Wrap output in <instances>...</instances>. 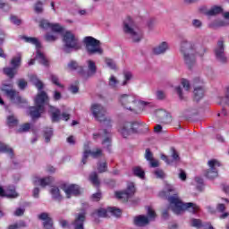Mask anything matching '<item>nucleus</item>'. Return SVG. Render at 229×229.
Segmentation results:
<instances>
[{
  "label": "nucleus",
  "mask_w": 229,
  "mask_h": 229,
  "mask_svg": "<svg viewBox=\"0 0 229 229\" xmlns=\"http://www.w3.org/2000/svg\"><path fill=\"white\" fill-rule=\"evenodd\" d=\"M222 12L223 7L215 5L206 12V15H208V17H214V15H218V13H222Z\"/></svg>",
  "instance_id": "26"
},
{
  "label": "nucleus",
  "mask_w": 229,
  "mask_h": 229,
  "mask_svg": "<svg viewBox=\"0 0 229 229\" xmlns=\"http://www.w3.org/2000/svg\"><path fill=\"white\" fill-rule=\"evenodd\" d=\"M98 173H106L108 171V166L106 163H98Z\"/></svg>",
  "instance_id": "45"
},
{
  "label": "nucleus",
  "mask_w": 229,
  "mask_h": 229,
  "mask_svg": "<svg viewBox=\"0 0 229 229\" xmlns=\"http://www.w3.org/2000/svg\"><path fill=\"white\" fill-rule=\"evenodd\" d=\"M68 69L70 71H78L80 74H83V66L78 65L76 61H72L68 64Z\"/></svg>",
  "instance_id": "27"
},
{
  "label": "nucleus",
  "mask_w": 229,
  "mask_h": 229,
  "mask_svg": "<svg viewBox=\"0 0 229 229\" xmlns=\"http://www.w3.org/2000/svg\"><path fill=\"white\" fill-rule=\"evenodd\" d=\"M192 26L194 28H201V26H203V23L201 22V21L195 19L192 21Z\"/></svg>",
  "instance_id": "61"
},
{
  "label": "nucleus",
  "mask_w": 229,
  "mask_h": 229,
  "mask_svg": "<svg viewBox=\"0 0 229 229\" xmlns=\"http://www.w3.org/2000/svg\"><path fill=\"white\" fill-rule=\"evenodd\" d=\"M120 103L123 108H126V110H130L134 114H140V112H143L144 106L148 105L144 101H137L135 97L127 94L120 96Z\"/></svg>",
  "instance_id": "3"
},
{
  "label": "nucleus",
  "mask_w": 229,
  "mask_h": 229,
  "mask_svg": "<svg viewBox=\"0 0 229 229\" xmlns=\"http://www.w3.org/2000/svg\"><path fill=\"white\" fill-rule=\"evenodd\" d=\"M195 182H196V183L199 184L197 186V191H203V179L200 177H196Z\"/></svg>",
  "instance_id": "51"
},
{
  "label": "nucleus",
  "mask_w": 229,
  "mask_h": 229,
  "mask_svg": "<svg viewBox=\"0 0 229 229\" xmlns=\"http://www.w3.org/2000/svg\"><path fill=\"white\" fill-rule=\"evenodd\" d=\"M58 37L53 35V34H50V33H47L46 36H45V39L47 40V42H55V40H57Z\"/></svg>",
  "instance_id": "54"
},
{
  "label": "nucleus",
  "mask_w": 229,
  "mask_h": 229,
  "mask_svg": "<svg viewBox=\"0 0 229 229\" xmlns=\"http://www.w3.org/2000/svg\"><path fill=\"white\" fill-rule=\"evenodd\" d=\"M181 83L187 92L191 90V83L186 79H182Z\"/></svg>",
  "instance_id": "52"
},
{
  "label": "nucleus",
  "mask_w": 229,
  "mask_h": 229,
  "mask_svg": "<svg viewBox=\"0 0 229 229\" xmlns=\"http://www.w3.org/2000/svg\"><path fill=\"white\" fill-rule=\"evenodd\" d=\"M167 49H169V46L167 45V42L164 41L153 48V53L154 55H164Z\"/></svg>",
  "instance_id": "22"
},
{
  "label": "nucleus",
  "mask_w": 229,
  "mask_h": 229,
  "mask_svg": "<svg viewBox=\"0 0 229 229\" xmlns=\"http://www.w3.org/2000/svg\"><path fill=\"white\" fill-rule=\"evenodd\" d=\"M171 157H167L164 154L161 155V160H164V162H165V164H167L168 165H170V164H172L173 162H179L180 161V156L178 155V152H176V149H174V148H171Z\"/></svg>",
  "instance_id": "17"
},
{
  "label": "nucleus",
  "mask_w": 229,
  "mask_h": 229,
  "mask_svg": "<svg viewBox=\"0 0 229 229\" xmlns=\"http://www.w3.org/2000/svg\"><path fill=\"white\" fill-rule=\"evenodd\" d=\"M191 226H194L195 228H201V220L196 218L191 219Z\"/></svg>",
  "instance_id": "56"
},
{
  "label": "nucleus",
  "mask_w": 229,
  "mask_h": 229,
  "mask_svg": "<svg viewBox=\"0 0 229 229\" xmlns=\"http://www.w3.org/2000/svg\"><path fill=\"white\" fill-rule=\"evenodd\" d=\"M135 194V185L130 184L125 191H116L115 197L121 201H128L131 196Z\"/></svg>",
  "instance_id": "14"
},
{
  "label": "nucleus",
  "mask_w": 229,
  "mask_h": 229,
  "mask_svg": "<svg viewBox=\"0 0 229 229\" xmlns=\"http://www.w3.org/2000/svg\"><path fill=\"white\" fill-rule=\"evenodd\" d=\"M85 219H87V217L85 216V213H80L78 215H76L74 221L72 222V226L74 229H85V227L83 226L84 223H85Z\"/></svg>",
  "instance_id": "18"
},
{
  "label": "nucleus",
  "mask_w": 229,
  "mask_h": 229,
  "mask_svg": "<svg viewBox=\"0 0 229 229\" xmlns=\"http://www.w3.org/2000/svg\"><path fill=\"white\" fill-rule=\"evenodd\" d=\"M43 4H44L41 1H38L35 4L34 11L36 12V13H42L44 12V8L42 7Z\"/></svg>",
  "instance_id": "44"
},
{
  "label": "nucleus",
  "mask_w": 229,
  "mask_h": 229,
  "mask_svg": "<svg viewBox=\"0 0 229 229\" xmlns=\"http://www.w3.org/2000/svg\"><path fill=\"white\" fill-rule=\"evenodd\" d=\"M0 153H6L12 159H13L15 157L13 154V148H10L8 145L3 142H0Z\"/></svg>",
  "instance_id": "23"
},
{
  "label": "nucleus",
  "mask_w": 229,
  "mask_h": 229,
  "mask_svg": "<svg viewBox=\"0 0 229 229\" xmlns=\"http://www.w3.org/2000/svg\"><path fill=\"white\" fill-rule=\"evenodd\" d=\"M106 65L109 66L110 69H113V70L117 69V66L115 65V62H114V60H112V59L106 58Z\"/></svg>",
  "instance_id": "55"
},
{
  "label": "nucleus",
  "mask_w": 229,
  "mask_h": 229,
  "mask_svg": "<svg viewBox=\"0 0 229 229\" xmlns=\"http://www.w3.org/2000/svg\"><path fill=\"white\" fill-rule=\"evenodd\" d=\"M31 128V124L30 123H23L20 126L19 130H18V133H26V131H30Z\"/></svg>",
  "instance_id": "42"
},
{
  "label": "nucleus",
  "mask_w": 229,
  "mask_h": 229,
  "mask_svg": "<svg viewBox=\"0 0 229 229\" xmlns=\"http://www.w3.org/2000/svg\"><path fill=\"white\" fill-rule=\"evenodd\" d=\"M134 225H136V226H146L147 225H149V218L144 215L135 216Z\"/></svg>",
  "instance_id": "21"
},
{
  "label": "nucleus",
  "mask_w": 229,
  "mask_h": 229,
  "mask_svg": "<svg viewBox=\"0 0 229 229\" xmlns=\"http://www.w3.org/2000/svg\"><path fill=\"white\" fill-rule=\"evenodd\" d=\"M18 87H19V89H21V90H24V89H26V87H28V82L24 79H20L18 81Z\"/></svg>",
  "instance_id": "50"
},
{
  "label": "nucleus",
  "mask_w": 229,
  "mask_h": 229,
  "mask_svg": "<svg viewBox=\"0 0 229 229\" xmlns=\"http://www.w3.org/2000/svg\"><path fill=\"white\" fill-rule=\"evenodd\" d=\"M50 192L52 194L53 199L55 201H62L64 199V197H62V194H60V189L57 187H53Z\"/></svg>",
  "instance_id": "28"
},
{
  "label": "nucleus",
  "mask_w": 229,
  "mask_h": 229,
  "mask_svg": "<svg viewBox=\"0 0 229 229\" xmlns=\"http://www.w3.org/2000/svg\"><path fill=\"white\" fill-rule=\"evenodd\" d=\"M20 228H26V222L20 221L16 224L9 225L8 229H20Z\"/></svg>",
  "instance_id": "41"
},
{
  "label": "nucleus",
  "mask_w": 229,
  "mask_h": 229,
  "mask_svg": "<svg viewBox=\"0 0 229 229\" xmlns=\"http://www.w3.org/2000/svg\"><path fill=\"white\" fill-rule=\"evenodd\" d=\"M4 74L8 76V78H14V76L17 74V69L13 67H5L4 68Z\"/></svg>",
  "instance_id": "32"
},
{
  "label": "nucleus",
  "mask_w": 229,
  "mask_h": 229,
  "mask_svg": "<svg viewBox=\"0 0 229 229\" xmlns=\"http://www.w3.org/2000/svg\"><path fill=\"white\" fill-rule=\"evenodd\" d=\"M88 71L86 73V78H92L98 72V66H96V63L92 60L87 61Z\"/></svg>",
  "instance_id": "20"
},
{
  "label": "nucleus",
  "mask_w": 229,
  "mask_h": 229,
  "mask_svg": "<svg viewBox=\"0 0 229 229\" xmlns=\"http://www.w3.org/2000/svg\"><path fill=\"white\" fill-rule=\"evenodd\" d=\"M51 25L52 23H50L47 20H41L39 21V27L43 28V30H49Z\"/></svg>",
  "instance_id": "46"
},
{
  "label": "nucleus",
  "mask_w": 229,
  "mask_h": 229,
  "mask_svg": "<svg viewBox=\"0 0 229 229\" xmlns=\"http://www.w3.org/2000/svg\"><path fill=\"white\" fill-rule=\"evenodd\" d=\"M85 49L88 55H101L103 48H101V41L88 36L83 39Z\"/></svg>",
  "instance_id": "9"
},
{
  "label": "nucleus",
  "mask_w": 229,
  "mask_h": 229,
  "mask_svg": "<svg viewBox=\"0 0 229 229\" xmlns=\"http://www.w3.org/2000/svg\"><path fill=\"white\" fill-rule=\"evenodd\" d=\"M63 41L64 44V52L65 53H71V49H74V51H78L79 49H81V45L80 44V40L77 37L74 36L73 33H72L69 30H66L63 34Z\"/></svg>",
  "instance_id": "8"
},
{
  "label": "nucleus",
  "mask_w": 229,
  "mask_h": 229,
  "mask_svg": "<svg viewBox=\"0 0 229 229\" xmlns=\"http://www.w3.org/2000/svg\"><path fill=\"white\" fill-rule=\"evenodd\" d=\"M35 185H40L41 187H47V185H51V178L50 177H45L42 179L37 178L34 181Z\"/></svg>",
  "instance_id": "29"
},
{
  "label": "nucleus",
  "mask_w": 229,
  "mask_h": 229,
  "mask_svg": "<svg viewBox=\"0 0 229 229\" xmlns=\"http://www.w3.org/2000/svg\"><path fill=\"white\" fill-rule=\"evenodd\" d=\"M215 56L220 64H228V57L225 52V43L223 40H219L215 48Z\"/></svg>",
  "instance_id": "12"
},
{
  "label": "nucleus",
  "mask_w": 229,
  "mask_h": 229,
  "mask_svg": "<svg viewBox=\"0 0 229 229\" xmlns=\"http://www.w3.org/2000/svg\"><path fill=\"white\" fill-rule=\"evenodd\" d=\"M51 81L56 85L57 87H64L62 86V84L59 83L58 81V76L55 75V74H52L51 75Z\"/></svg>",
  "instance_id": "57"
},
{
  "label": "nucleus",
  "mask_w": 229,
  "mask_h": 229,
  "mask_svg": "<svg viewBox=\"0 0 229 229\" xmlns=\"http://www.w3.org/2000/svg\"><path fill=\"white\" fill-rule=\"evenodd\" d=\"M205 48L199 42V38H196L191 41L183 38L180 43V51L183 55L184 64L187 65L188 69H192L196 65V55H201Z\"/></svg>",
  "instance_id": "2"
},
{
  "label": "nucleus",
  "mask_w": 229,
  "mask_h": 229,
  "mask_svg": "<svg viewBox=\"0 0 229 229\" xmlns=\"http://www.w3.org/2000/svg\"><path fill=\"white\" fill-rule=\"evenodd\" d=\"M91 155L93 158H99L103 155V150L101 148H97L96 150H89V146H84V153L82 157V164H87V158H89V156Z\"/></svg>",
  "instance_id": "16"
},
{
  "label": "nucleus",
  "mask_w": 229,
  "mask_h": 229,
  "mask_svg": "<svg viewBox=\"0 0 229 229\" xmlns=\"http://www.w3.org/2000/svg\"><path fill=\"white\" fill-rule=\"evenodd\" d=\"M125 81L123 82V85H127L128 81L132 78L131 72H126L124 73Z\"/></svg>",
  "instance_id": "59"
},
{
  "label": "nucleus",
  "mask_w": 229,
  "mask_h": 229,
  "mask_svg": "<svg viewBox=\"0 0 229 229\" xmlns=\"http://www.w3.org/2000/svg\"><path fill=\"white\" fill-rule=\"evenodd\" d=\"M123 32L132 42L142 40V31L135 27V22L130 17L123 21Z\"/></svg>",
  "instance_id": "6"
},
{
  "label": "nucleus",
  "mask_w": 229,
  "mask_h": 229,
  "mask_svg": "<svg viewBox=\"0 0 229 229\" xmlns=\"http://www.w3.org/2000/svg\"><path fill=\"white\" fill-rule=\"evenodd\" d=\"M208 165L209 169H208L205 172L206 178H208L209 180H214V178H217L219 176V174L217 173V169L216 167H221V163L217 161L216 159H211L208 162Z\"/></svg>",
  "instance_id": "11"
},
{
  "label": "nucleus",
  "mask_w": 229,
  "mask_h": 229,
  "mask_svg": "<svg viewBox=\"0 0 229 229\" xmlns=\"http://www.w3.org/2000/svg\"><path fill=\"white\" fill-rule=\"evenodd\" d=\"M91 112L97 121L100 123H105L106 121V109L99 104H93L91 106Z\"/></svg>",
  "instance_id": "13"
},
{
  "label": "nucleus",
  "mask_w": 229,
  "mask_h": 229,
  "mask_svg": "<svg viewBox=\"0 0 229 229\" xmlns=\"http://www.w3.org/2000/svg\"><path fill=\"white\" fill-rule=\"evenodd\" d=\"M145 158L149 162L150 160H153V152L149 148H146L145 150Z\"/></svg>",
  "instance_id": "53"
},
{
  "label": "nucleus",
  "mask_w": 229,
  "mask_h": 229,
  "mask_svg": "<svg viewBox=\"0 0 229 229\" xmlns=\"http://www.w3.org/2000/svg\"><path fill=\"white\" fill-rule=\"evenodd\" d=\"M21 60L22 56L21 55V54H18L15 57H13L11 60V65L13 66V68L17 69L18 67H21Z\"/></svg>",
  "instance_id": "33"
},
{
  "label": "nucleus",
  "mask_w": 229,
  "mask_h": 229,
  "mask_svg": "<svg viewBox=\"0 0 229 229\" xmlns=\"http://www.w3.org/2000/svg\"><path fill=\"white\" fill-rule=\"evenodd\" d=\"M50 29L52 30V31H54L55 33H64V27H62L60 24L58 23H55L50 26Z\"/></svg>",
  "instance_id": "40"
},
{
  "label": "nucleus",
  "mask_w": 229,
  "mask_h": 229,
  "mask_svg": "<svg viewBox=\"0 0 229 229\" xmlns=\"http://www.w3.org/2000/svg\"><path fill=\"white\" fill-rule=\"evenodd\" d=\"M193 94L195 101H199L200 99H203V97L205 96V88L201 86L195 88Z\"/></svg>",
  "instance_id": "24"
},
{
  "label": "nucleus",
  "mask_w": 229,
  "mask_h": 229,
  "mask_svg": "<svg viewBox=\"0 0 229 229\" xmlns=\"http://www.w3.org/2000/svg\"><path fill=\"white\" fill-rule=\"evenodd\" d=\"M21 38L25 40V42H28L29 44H33L36 47V60H38L39 64H42V65L47 67L49 65V61L47 60V58H46V55H44V54L40 52V47H42V46L40 45V41H38V38H30L26 36L21 37Z\"/></svg>",
  "instance_id": "10"
},
{
  "label": "nucleus",
  "mask_w": 229,
  "mask_h": 229,
  "mask_svg": "<svg viewBox=\"0 0 229 229\" xmlns=\"http://www.w3.org/2000/svg\"><path fill=\"white\" fill-rule=\"evenodd\" d=\"M51 115H52V122L58 123L60 121V109H56L55 107H51Z\"/></svg>",
  "instance_id": "34"
},
{
  "label": "nucleus",
  "mask_w": 229,
  "mask_h": 229,
  "mask_svg": "<svg viewBox=\"0 0 229 229\" xmlns=\"http://www.w3.org/2000/svg\"><path fill=\"white\" fill-rule=\"evenodd\" d=\"M49 103V97L46 91H41L35 98V106L30 107V115L32 119H38L44 113V106Z\"/></svg>",
  "instance_id": "5"
},
{
  "label": "nucleus",
  "mask_w": 229,
  "mask_h": 229,
  "mask_svg": "<svg viewBox=\"0 0 229 229\" xmlns=\"http://www.w3.org/2000/svg\"><path fill=\"white\" fill-rule=\"evenodd\" d=\"M98 216V217H106L107 211L105 208H100L98 210L97 214H94V216Z\"/></svg>",
  "instance_id": "49"
},
{
  "label": "nucleus",
  "mask_w": 229,
  "mask_h": 229,
  "mask_svg": "<svg viewBox=\"0 0 229 229\" xmlns=\"http://www.w3.org/2000/svg\"><path fill=\"white\" fill-rule=\"evenodd\" d=\"M19 194H17V191H15L13 189V190H7L5 191V198H17Z\"/></svg>",
  "instance_id": "48"
},
{
  "label": "nucleus",
  "mask_w": 229,
  "mask_h": 229,
  "mask_svg": "<svg viewBox=\"0 0 229 229\" xmlns=\"http://www.w3.org/2000/svg\"><path fill=\"white\" fill-rule=\"evenodd\" d=\"M107 212H110L111 214H113V216H115V217H121V214H123L121 209L117 208H108Z\"/></svg>",
  "instance_id": "43"
},
{
  "label": "nucleus",
  "mask_w": 229,
  "mask_h": 229,
  "mask_svg": "<svg viewBox=\"0 0 229 229\" xmlns=\"http://www.w3.org/2000/svg\"><path fill=\"white\" fill-rule=\"evenodd\" d=\"M156 96L157 99H160V100L165 99V92L162 90L157 91Z\"/></svg>",
  "instance_id": "60"
},
{
  "label": "nucleus",
  "mask_w": 229,
  "mask_h": 229,
  "mask_svg": "<svg viewBox=\"0 0 229 229\" xmlns=\"http://www.w3.org/2000/svg\"><path fill=\"white\" fill-rule=\"evenodd\" d=\"M147 214L150 220L155 219V217H157V213L154 211V209L151 207L147 208Z\"/></svg>",
  "instance_id": "47"
},
{
  "label": "nucleus",
  "mask_w": 229,
  "mask_h": 229,
  "mask_svg": "<svg viewBox=\"0 0 229 229\" xmlns=\"http://www.w3.org/2000/svg\"><path fill=\"white\" fill-rule=\"evenodd\" d=\"M104 133V140L102 141V144L104 145V148H109L112 146V134H110V132H108V131L104 130L103 131Z\"/></svg>",
  "instance_id": "25"
},
{
  "label": "nucleus",
  "mask_w": 229,
  "mask_h": 229,
  "mask_svg": "<svg viewBox=\"0 0 229 229\" xmlns=\"http://www.w3.org/2000/svg\"><path fill=\"white\" fill-rule=\"evenodd\" d=\"M44 137H45L46 142H50L51 138L53 137V129L47 128V127L45 128Z\"/></svg>",
  "instance_id": "36"
},
{
  "label": "nucleus",
  "mask_w": 229,
  "mask_h": 229,
  "mask_svg": "<svg viewBox=\"0 0 229 229\" xmlns=\"http://www.w3.org/2000/svg\"><path fill=\"white\" fill-rule=\"evenodd\" d=\"M38 219L43 221L44 229H55V226L53 225V219L49 217V214L41 213L38 216Z\"/></svg>",
  "instance_id": "19"
},
{
  "label": "nucleus",
  "mask_w": 229,
  "mask_h": 229,
  "mask_svg": "<svg viewBox=\"0 0 229 229\" xmlns=\"http://www.w3.org/2000/svg\"><path fill=\"white\" fill-rule=\"evenodd\" d=\"M11 21L13 23V24H16L17 26H20L21 24V20L19 18H17V16H11Z\"/></svg>",
  "instance_id": "63"
},
{
  "label": "nucleus",
  "mask_w": 229,
  "mask_h": 229,
  "mask_svg": "<svg viewBox=\"0 0 229 229\" xmlns=\"http://www.w3.org/2000/svg\"><path fill=\"white\" fill-rule=\"evenodd\" d=\"M225 26H229V22L227 21H217L213 22L210 25V28H223Z\"/></svg>",
  "instance_id": "38"
},
{
  "label": "nucleus",
  "mask_w": 229,
  "mask_h": 229,
  "mask_svg": "<svg viewBox=\"0 0 229 229\" xmlns=\"http://www.w3.org/2000/svg\"><path fill=\"white\" fill-rule=\"evenodd\" d=\"M61 189L65 192L68 199L71 196H80V186L76 184H62Z\"/></svg>",
  "instance_id": "15"
},
{
  "label": "nucleus",
  "mask_w": 229,
  "mask_h": 229,
  "mask_svg": "<svg viewBox=\"0 0 229 229\" xmlns=\"http://www.w3.org/2000/svg\"><path fill=\"white\" fill-rule=\"evenodd\" d=\"M133 174L135 176H138L139 178H144L145 176V173L144 170H142V168L140 166H135L133 169Z\"/></svg>",
  "instance_id": "37"
},
{
  "label": "nucleus",
  "mask_w": 229,
  "mask_h": 229,
  "mask_svg": "<svg viewBox=\"0 0 229 229\" xmlns=\"http://www.w3.org/2000/svg\"><path fill=\"white\" fill-rule=\"evenodd\" d=\"M30 81L33 83V85H35V87H37L38 90H42L44 89V84L40 81V80H38L37 75L30 76Z\"/></svg>",
  "instance_id": "31"
},
{
  "label": "nucleus",
  "mask_w": 229,
  "mask_h": 229,
  "mask_svg": "<svg viewBox=\"0 0 229 229\" xmlns=\"http://www.w3.org/2000/svg\"><path fill=\"white\" fill-rule=\"evenodd\" d=\"M150 163V167H158L160 165V163L158 160L152 158V160L148 161Z\"/></svg>",
  "instance_id": "64"
},
{
  "label": "nucleus",
  "mask_w": 229,
  "mask_h": 229,
  "mask_svg": "<svg viewBox=\"0 0 229 229\" xmlns=\"http://www.w3.org/2000/svg\"><path fill=\"white\" fill-rule=\"evenodd\" d=\"M155 175L157 176V178H165V174L164 173L163 170L161 169H157L154 172Z\"/></svg>",
  "instance_id": "58"
},
{
  "label": "nucleus",
  "mask_w": 229,
  "mask_h": 229,
  "mask_svg": "<svg viewBox=\"0 0 229 229\" xmlns=\"http://www.w3.org/2000/svg\"><path fill=\"white\" fill-rule=\"evenodd\" d=\"M159 197L168 199L171 209L177 216L182 214L183 210L191 214H198L199 211V207L192 202L183 204L178 198V191L172 184H165V191L159 192Z\"/></svg>",
  "instance_id": "1"
},
{
  "label": "nucleus",
  "mask_w": 229,
  "mask_h": 229,
  "mask_svg": "<svg viewBox=\"0 0 229 229\" xmlns=\"http://www.w3.org/2000/svg\"><path fill=\"white\" fill-rule=\"evenodd\" d=\"M19 124V120L14 115H9L7 117V125L10 128H14V126H17Z\"/></svg>",
  "instance_id": "35"
},
{
  "label": "nucleus",
  "mask_w": 229,
  "mask_h": 229,
  "mask_svg": "<svg viewBox=\"0 0 229 229\" xmlns=\"http://www.w3.org/2000/svg\"><path fill=\"white\" fill-rule=\"evenodd\" d=\"M1 90L3 93L5 94L7 98H10V101H12V103H14L15 105H26V103H28L25 98H22V97H21L19 91L13 89V84H3L1 87Z\"/></svg>",
  "instance_id": "7"
},
{
  "label": "nucleus",
  "mask_w": 229,
  "mask_h": 229,
  "mask_svg": "<svg viewBox=\"0 0 229 229\" xmlns=\"http://www.w3.org/2000/svg\"><path fill=\"white\" fill-rule=\"evenodd\" d=\"M93 201H99L101 199V193L98 191L91 196Z\"/></svg>",
  "instance_id": "62"
},
{
  "label": "nucleus",
  "mask_w": 229,
  "mask_h": 229,
  "mask_svg": "<svg viewBox=\"0 0 229 229\" xmlns=\"http://www.w3.org/2000/svg\"><path fill=\"white\" fill-rule=\"evenodd\" d=\"M148 130L149 127L145 123L126 122L120 127L118 131L126 139L130 137V135H132V133H137L138 131H140V133H148Z\"/></svg>",
  "instance_id": "4"
},
{
  "label": "nucleus",
  "mask_w": 229,
  "mask_h": 229,
  "mask_svg": "<svg viewBox=\"0 0 229 229\" xmlns=\"http://www.w3.org/2000/svg\"><path fill=\"white\" fill-rule=\"evenodd\" d=\"M117 85H119V81L117 80V78H115V76L112 75L109 78L108 86L111 89H117Z\"/></svg>",
  "instance_id": "39"
},
{
  "label": "nucleus",
  "mask_w": 229,
  "mask_h": 229,
  "mask_svg": "<svg viewBox=\"0 0 229 229\" xmlns=\"http://www.w3.org/2000/svg\"><path fill=\"white\" fill-rule=\"evenodd\" d=\"M89 182L94 185L95 187H98V185L101 183L99 182V176L98 175V173L92 172L89 174Z\"/></svg>",
  "instance_id": "30"
}]
</instances>
